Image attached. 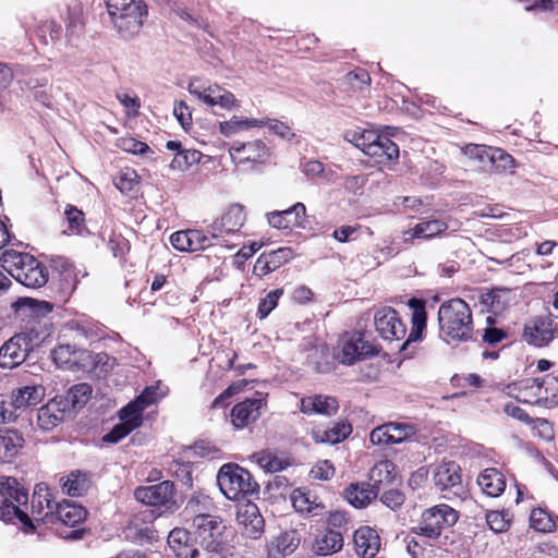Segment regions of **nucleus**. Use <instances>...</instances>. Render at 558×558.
Segmentation results:
<instances>
[{
    "label": "nucleus",
    "mask_w": 558,
    "mask_h": 558,
    "mask_svg": "<svg viewBox=\"0 0 558 558\" xmlns=\"http://www.w3.org/2000/svg\"><path fill=\"white\" fill-rule=\"evenodd\" d=\"M440 337L447 342H468L474 339L472 311L469 304L454 298L444 302L438 310Z\"/></svg>",
    "instance_id": "f257e3e1"
},
{
    "label": "nucleus",
    "mask_w": 558,
    "mask_h": 558,
    "mask_svg": "<svg viewBox=\"0 0 558 558\" xmlns=\"http://www.w3.org/2000/svg\"><path fill=\"white\" fill-rule=\"evenodd\" d=\"M2 267L21 284L38 289L48 282L47 267L28 253L7 250L1 256Z\"/></svg>",
    "instance_id": "f03ea898"
},
{
    "label": "nucleus",
    "mask_w": 558,
    "mask_h": 558,
    "mask_svg": "<svg viewBox=\"0 0 558 558\" xmlns=\"http://www.w3.org/2000/svg\"><path fill=\"white\" fill-rule=\"evenodd\" d=\"M28 501L27 490L14 477H7L0 484V520L13 522L17 520L25 527L34 530L29 513L26 509Z\"/></svg>",
    "instance_id": "7ed1b4c3"
},
{
    "label": "nucleus",
    "mask_w": 558,
    "mask_h": 558,
    "mask_svg": "<svg viewBox=\"0 0 558 558\" xmlns=\"http://www.w3.org/2000/svg\"><path fill=\"white\" fill-rule=\"evenodd\" d=\"M111 22L124 36L137 34L147 14L143 0H106Z\"/></svg>",
    "instance_id": "20e7f679"
},
{
    "label": "nucleus",
    "mask_w": 558,
    "mask_h": 558,
    "mask_svg": "<svg viewBox=\"0 0 558 558\" xmlns=\"http://www.w3.org/2000/svg\"><path fill=\"white\" fill-rule=\"evenodd\" d=\"M217 484L230 500H241L257 494L259 489L252 474L238 464H223L218 472Z\"/></svg>",
    "instance_id": "39448f33"
},
{
    "label": "nucleus",
    "mask_w": 558,
    "mask_h": 558,
    "mask_svg": "<svg viewBox=\"0 0 558 558\" xmlns=\"http://www.w3.org/2000/svg\"><path fill=\"white\" fill-rule=\"evenodd\" d=\"M195 539L208 553L222 554L227 548L228 535L221 518L198 513L193 518Z\"/></svg>",
    "instance_id": "423d86ee"
},
{
    "label": "nucleus",
    "mask_w": 558,
    "mask_h": 558,
    "mask_svg": "<svg viewBox=\"0 0 558 558\" xmlns=\"http://www.w3.org/2000/svg\"><path fill=\"white\" fill-rule=\"evenodd\" d=\"M458 512L448 505H437L422 513L418 524L412 527V533L436 538L442 529L453 525L458 521Z\"/></svg>",
    "instance_id": "0eeeda50"
},
{
    "label": "nucleus",
    "mask_w": 558,
    "mask_h": 558,
    "mask_svg": "<svg viewBox=\"0 0 558 558\" xmlns=\"http://www.w3.org/2000/svg\"><path fill=\"white\" fill-rule=\"evenodd\" d=\"M34 332L35 327H31V332L23 330L4 342L0 348V367L14 368L26 360L34 342L39 340L34 337Z\"/></svg>",
    "instance_id": "6e6552de"
},
{
    "label": "nucleus",
    "mask_w": 558,
    "mask_h": 558,
    "mask_svg": "<svg viewBox=\"0 0 558 558\" xmlns=\"http://www.w3.org/2000/svg\"><path fill=\"white\" fill-rule=\"evenodd\" d=\"M376 354L375 347L364 340L362 332H352L344 333L339 339L335 357L342 364L352 365Z\"/></svg>",
    "instance_id": "1a4fd4ad"
},
{
    "label": "nucleus",
    "mask_w": 558,
    "mask_h": 558,
    "mask_svg": "<svg viewBox=\"0 0 558 558\" xmlns=\"http://www.w3.org/2000/svg\"><path fill=\"white\" fill-rule=\"evenodd\" d=\"M12 308L16 317L25 322L24 331L31 332V327H35L34 337L39 339L38 325L40 319L52 312L53 305L47 301L20 298L12 303Z\"/></svg>",
    "instance_id": "9d476101"
},
{
    "label": "nucleus",
    "mask_w": 558,
    "mask_h": 558,
    "mask_svg": "<svg viewBox=\"0 0 558 558\" xmlns=\"http://www.w3.org/2000/svg\"><path fill=\"white\" fill-rule=\"evenodd\" d=\"M187 89L190 94L211 107L219 106L223 109H231L239 106L234 95L219 85L205 86L194 78L189 83Z\"/></svg>",
    "instance_id": "9b49d317"
},
{
    "label": "nucleus",
    "mask_w": 558,
    "mask_h": 558,
    "mask_svg": "<svg viewBox=\"0 0 558 558\" xmlns=\"http://www.w3.org/2000/svg\"><path fill=\"white\" fill-rule=\"evenodd\" d=\"M374 324L379 336L387 341L401 340L407 335V327L398 312L392 307H383L375 313Z\"/></svg>",
    "instance_id": "f8f14e48"
},
{
    "label": "nucleus",
    "mask_w": 558,
    "mask_h": 558,
    "mask_svg": "<svg viewBox=\"0 0 558 558\" xmlns=\"http://www.w3.org/2000/svg\"><path fill=\"white\" fill-rule=\"evenodd\" d=\"M416 428L409 423L389 422L371 432L369 440L373 445H397L410 439Z\"/></svg>",
    "instance_id": "ddd939ff"
},
{
    "label": "nucleus",
    "mask_w": 558,
    "mask_h": 558,
    "mask_svg": "<svg viewBox=\"0 0 558 558\" xmlns=\"http://www.w3.org/2000/svg\"><path fill=\"white\" fill-rule=\"evenodd\" d=\"M136 500L153 507H166L168 510L174 506V485L163 481L156 485L137 487L134 492Z\"/></svg>",
    "instance_id": "4468645a"
},
{
    "label": "nucleus",
    "mask_w": 558,
    "mask_h": 558,
    "mask_svg": "<svg viewBox=\"0 0 558 558\" xmlns=\"http://www.w3.org/2000/svg\"><path fill=\"white\" fill-rule=\"evenodd\" d=\"M558 332V316L539 317L526 324L523 330L524 340L535 347L547 345Z\"/></svg>",
    "instance_id": "2eb2a0df"
},
{
    "label": "nucleus",
    "mask_w": 558,
    "mask_h": 558,
    "mask_svg": "<svg viewBox=\"0 0 558 558\" xmlns=\"http://www.w3.org/2000/svg\"><path fill=\"white\" fill-rule=\"evenodd\" d=\"M125 538L137 544L153 543L158 538L150 511L134 515L124 529Z\"/></svg>",
    "instance_id": "dca6fc26"
},
{
    "label": "nucleus",
    "mask_w": 558,
    "mask_h": 558,
    "mask_svg": "<svg viewBox=\"0 0 558 558\" xmlns=\"http://www.w3.org/2000/svg\"><path fill=\"white\" fill-rule=\"evenodd\" d=\"M155 400V391L151 388H146L142 395L120 410L119 417L121 423L129 426L132 430L137 428L143 422V411L154 403Z\"/></svg>",
    "instance_id": "f3484780"
},
{
    "label": "nucleus",
    "mask_w": 558,
    "mask_h": 558,
    "mask_svg": "<svg viewBox=\"0 0 558 558\" xmlns=\"http://www.w3.org/2000/svg\"><path fill=\"white\" fill-rule=\"evenodd\" d=\"M306 207L303 203H296L292 207L267 214L268 223L276 229L303 228Z\"/></svg>",
    "instance_id": "a211bd4d"
},
{
    "label": "nucleus",
    "mask_w": 558,
    "mask_h": 558,
    "mask_svg": "<svg viewBox=\"0 0 558 558\" xmlns=\"http://www.w3.org/2000/svg\"><path fill=\"white\" fill-rule=\"evenodd\" d=\"M56 504L47 485L37 484L31 501V521H45L49 515L53 518Z\"/></svg>",
    "instance_id": "6ab92c4d"
},
{
    "label": "nucleus",
    "mask_w": 558,
    "mask_h": 558,
    "mask_svg": "<svg viewBox=\"0 0 558 558\" xmlns=\"http://www.w3.org/2000/svg\"><path fill=\"white\" fill-rule=\"evenodd\" d=\"M229 153L231 158L239 162H264L269 156L268 147L260 140L247 143L234 142L231 145Z\"/></svg>",
    "instance_id": "aec40b11"
},
{
    "label": "nucleus",
    "mask_w": 558,
    "mask_h": 558,
    "mask_svg": "<svg viewBox=\"0 0 558 558\" xmlns=\"http://www.w3.org/2000/svg\"><path fill=\"white\" fill-rule=\"evenodd\" d=\"M468 149L471 156L478 158L483 163L488 162L497 171L504 172L514 167V159L512 156L500 148L474 145Z\"/></svg>",
    "instance_id": "412c9836"
},
{
    "label": "nucleus",
    "mask_w": 558,
    "mask_h": 558,
    "mask_svg": "<svg viewBox=\"0 0 558 558\" xmlns=\"http://www.w3.org/2000/svg\"><path fill=\"white\" fill-rule=\"evenodd\" d=\"M263 398L246 399L235 404L231 410V422L235 428H243L254 423L260 416L265 405Z\"/></svg>",
    "instance_id": "4be33fe9"
},
{
    "label": "nucleus",
    "mask_w": 558,
    "mask_h": 558,
    "mask_svg": "<svg viewBox=\"0 0 558 558\" xmlns=\"http://www.w3.org/2000/svg\"><path fill=\"white\" fill-rule=\"evenodd\" d=\"M292 256L293 253L290 247H280L268 253H263L254 264L253 274L258 277L266 276L288 263Z\"/></svg>",
    "instance_id": "5701e85b"
},
{
    "label": "nucleus",
    "mask_w": 558,
    "mask_h": 558,
    "mask_svg": "<svg viewBox=\"0 0 558 558\" xmlns=\"http://www.w3.org/2000/svg\"><path fill=\"white\" fill-rule=\"evenodd\" d=\"M434 484L442 492L461 489L460 466L454 461H444L436 465L433 472Z\"/></svg>",
    "instance_id": "b1692460"
},
{
    "label": "nucleus",
    "mask_w": 558,
    "mask_h": 558,
    "mask_svg": "<svg viewBox=\"0 0 558 558\" xmlns=\"http://www.w3.org/2000/svg\"><path fill=\"white\" fill-rule=\"evenodd\" d=\"M244 220L243 207L235 204L230 206L219 220L208 227V232L211 238L218 239L222 232L233 233L238 231L243 226Z\"/></svg>",
    "instance_id": "393cba45"
},
{
    "label": "nucleus",
    "mask_w": 558,
    "mask_h": 558,
    "mask_svg": "<svg viewBox=\"0 0 558 558\" xmlns=\"http://www.w3.org/2000/svg\"><path fill=\"white\" fill-rule=\"evenodd\" d=\"M339 410L336 398L324 395H312L303 397L300 401V411L306 415L332 416Z\"/></svg>",
    "instance_id": "a878e982"
},
{
    "label": "nucleus",
    "mask_w": 558,
    "mask_h": 558,
    "mask_svg": "<svg viewBox=\"0 0 558 558\" xmlns=\"http://www.w3.org/2000/svg\"><path fill=\"white\" fill-rule=\"evenodd\" d=\"M354 549L361 558H374L380 548L377 532L369 526H361L353 535Z\"/></svg>",
    "instance_id": "bb28decb"
},
{
    "label": "nucleus",
    "mask_w": 558,
    "mask_h": 558,
    "mask_svg": "<svg viewBox=\"0 0 558 558\" xmlns=\"http://www.w3.org/2000/svg\"><path fill=\"white\" fill-rule=\"evenodd\" d=\"M352 433V426L344 422L338 421L331 427L314 426L311 436L317 444L335 445L343 441Z\"/></svg>",
    "instance_id": "cd10ccee"
},
{
    "label": "nucleus",
    "mask_w": 558,
    "mask_h": 558,
    "mask_svg": "<svg viewBox=\"0 0 558 558\" xmlns=\"http://www.w3.org/2000/svg\"><path fill=\"white\" fill-rule=\"evenodd\" d=\"M236 521L250 538H258L264 531V519L254 504H247L238 511Z\"/></svg>",
    "instance_id": "c85d7f7f"
},
{
    "label": "nucleus",
    "mask_w": 558,
    "mask_h": 558,
    "mask_svg": "<svg viewBox=\"0 0 558 558\" xmlns=\"http://www.w3.org/2000/svg\"><path fill=\"white\" fill-rule=\"evenodd\" d=\"M62 403L63 400L54 398L38 410L37 424L39 428L49 432L63 421L66 409Z\"/></svg>",
    "instance_id": "c756f323"
},
{
    "label": "nucleus",
    "mask_w": 558,
    "mask_h": 558,
    "mask_svg": "<svg viewBox=\"0 0 558 558\" xmlns=\"http://www.w3.org/2000/svg\"><path fill=\"white\" fill-rule=\"evenodd\" d=\"M190 541V533L185 529L175 527L169 533L167 542L178 558H196L198 549Z\"/></svg>",
    "instance_id": "7c9ffc66"
},
{
    "label": "nucleus",
    "mask_w": 558,
    "mask_h": 558,
    "mask_svg": "<svg viewBox=\"0 0 558 558\" xmlns=\"http://www.w3.org/2000/svg\"><path fill=\"white\" fill-rule=\"evenodd\" d=\"M377 496V487L369 483L351 484L345 489L347 500L359 509L367 507Z\"/></svg>",
    "instance_id": "2f4dec72"
},
{
    "label": "nucleus",
    "mask_w": 558,
    "mask_h": 558,
    "mask_svg": "<svg viewBox=\"0 0 558 558\" xmlns=\"http://www.w3.org/2000/svg\"><path fill=\"white\" fill-rule=\"evenodd\" d=\"M44 397V388L40 386H24L12 391L10 407L16 410L37 405Z\"/></svg>",
    "instance_id": "473e14b6"
},
{
    "label": "nucleus",
    "mask_w": 558,
    "mask_h": 558,
    "mask_svg": "<svg viewBox=\"0 0 558 558\" xmlns=\"http://www.w3.org/2000/svg\"><path fill=\"white\" fill-rule=\"evenodd\" d=\"M54 508L56 512L53 517L68 526H75L82 523L87 515L85 508L69 500L57 502Z\"/></svg>",
    "instance_id": "72a5a7b5"
},
{
    "label": "nucleus",
    "mask_w": 558,
    "mask_h": 558,
    "mask_svg": "<svg viewBox=\"0 0 558 558\" xmlns=\"http://www.w3.org/2000/svg\"><path fill=\"white\" fill-rule=\"evenodd\" d=\"M293 508L301 513H305L311 517L322 515L325 506L322 502H317V498L310 492H304L296 488L290 496Z\"/></svg>",
    "instance_id": "f704fd0d"
},
{
    "label": "nucleus",
    "mask_w": 558,
    "mask_h": 558,
    "mask_svg": "<svg viewBox=\"0 0 558 558\" xmlns=\"http://www.w3.org/2000/svg\"><path fill=\"white\" fill-rule=\"evenodd\" d=\"M509 395L519 402L538 405L539 385L538 378H526L520 383L508 386Z\"/></svg>",
    "instance_id": "c9c22d12"
},
{
    "label": "nucleus",
    "mask_w": 558,
    "mask_h": 558,
    "mask_svg": "<svg viewBox=\"0 0 558 558\" xmlns=\"http://www.w3.org/2000/svg\"><path fill=\"white\" fill-rule=\"evenodd\" d=\"M477 484L489 497H498L506 488L505 476L495 468L485 469L478 475Z\"/></svg>",
    "instance_id": "e433bc0d"
},
{
    "label": "nucleus",
    "mask_w": 558,
    "mask_h": 558,
    "mask_svg": "<svg viewBox=\"0 0 558 558\" xmlns=\"http://www.w3.org/2000/svg\"><path fill=\"white\" fill-rule=\"evenodd\" d=\"M342 534L335 530H327L316 536L313 544V551L319 556H328L342 549Z\"/></svg>",
    "instance_id": "4c0bfd02"
},
{
    "label": "nucleus",
    "mask_w": 558,
    "mask_h": 558,
    "mask_svg": "<svg viewBox=\"0 0 558 558\" xmlns=\"http://www.w3.org/2000/svg\"><path fill=\"white\" fill-rule=\"evenodd\" d=\"M365 155L375 158L378 163H383L397 159L399 147L388 136L379 134V138L373 142Z\"/></svg>",
    "instance_id": "58836bf2"
},
{
    "label": "nucleus",
    "mask_w": 558,
    "mask_h": 558,
    "mask_svg": "<svg viewBox=\"0 0 558 558\" xmlns=\"http://www.w3.org/2000/svg\"><path fill=\"white\" fill-rule=\"evenodd\" d=\"M539 393L538 405L555 408L558 405V377L546 375L538 378Z\"/></svg>",
    "instance_id": "ea45409f"
},
{
    "label": "nucleus",
    "mask_w": 558,
    "mask_h": 558,
    "mask_svg": "<svg viewBox=\"0 0 558 558\" xmlns=\"http://www.w3.org/2000/svg\"><path fill=\"white\" fill-rule=\"evenodd\" d=\"M448 229V223L440 219L425 220L415 225L405 232V235L416 239H432Z\"/></svg>",
    "instance_id": "a19ab883"
},
{
    "label": "nucleus",
    "mask_w": 558,
    "mask_h": 558,
    "mask_svg": "<svg viewBox=\"0 0 558 558\" xmlns=\"http://www.w3.org/2000/svg\"><path fill=\"white\" fill-rule=\"evenodd\" d=\"M92 391L90 385L81 383L71 387L68 395L64 398H59L58 400H63L62 405L65 409H68L70 404L74 410L81 409L87 403Z\"/></svg>",
    "instance_id": "79ce46f5"
},
{
    "label": "nucleus",
    "mask_w": 558,
    "mask_h": 558,
    "mask_svg": "<svg viewBox=\"0 0 558 558\" xmlns=\"http://www.w3.org/2000/svg\"><path fill=\"white\" fill-rule=\"evenodd\" d=\"M256 126H264V120L233 116L230 120L219 124V131L222 135L230 137L240 131Z\"/></svg>",
    "instance_id": "37998d69"
},
{
    "label": "nucleus",
    "mask_w": 558,
    "mask_h": 558,
    "mask_svg": "<svg viewBox=\"0 0 558 558\" xmlns=\"http://www.w3.org/2000/svg\"><path fill=\"white\" fill-rule=\"evenodd\" d=\"M23 441V437L16 432L0 435V461H11L22 448Z\"/></svg>",
    "instance_id": "c03bdc74"
},
{
    "label": "nucleus",
    "mask_w": 558,
    "mask_h": 558,
    "mask_svg": "<svg viewBox=\"0 0 558 558\" xmlns=\"http://www.w3.org/2000/svg\"><path fill=\"white\" fill-rule=\"evenodd\" d=\"M409 304L413 310V329L411 330L407 341L402 344V349H404L409 342L416 341L420 338L422 330L426 327V312L423 303L412 299Z\"/></svg>",
    "instance_id": "a18cd8bd"
},
{
    "label": "nucleus",
    "mask_w": 558,
    "mask_h": 558,
    "mask_svg": "<svg viewBox=\"0 0 558 558\" xmlns=\"http://www.w3.org/2000/svg\"><path fill=\"white\" fill-rule=\"evenodd\" d=\"M202 153L196 149H184L175 153L169 167L174 171H187L193 165H197L202 159Z\"/></svg>",
    "instance_id": "49530a36"
},
{
    "label": "nucleus",
    "mask_w": 558,
    "mask_h": 558,
    "mask_svg": "<svg viewBox=\"0 0 558 558\" xmlns=\"http://www.w3.org/2000/svg\"><path fill=\"white\" fill-rule=\"evenodd\" d=\"M253 458L260 469L269 473L279 472L288 465L275 452L269 450L256 452L253 454Z\"/></svg>",
    "instance_id": "de8ad7c7"
},
{
    "label": "nucleus",
    "mask_w": 558,
    "mask_h": 558,
    "mask_svg": "<svg viewBox=\"0 0 558 558\" xmlns=\"http://www.w3.org/2000/svg\"><path fill=\"white\" fill-rule=\"evenodd\" d=\"M89 480L85 473L72 472L63 484V489L70 496H82L89 488Z\"/></svg>",
    "instance_id": "09e8293b"
},
{
    "label": "nucleus",
    "mask_w": 558,
    "mask_h": 558,
    "mask_svg": "<svg viewBox=\"0 0 558 558\" xmlns=\"http://www.w3.org/2000/svg\"><path fill=\"white\" fill-rule=\"evenodd\" d=\"M64 216L70 233L83 235L87 232L84 213L73 205H66Z\"/></svg>",
    "instance_id": "8fccbe9b"
},
{
    "label": "nucleus",
    "mask_w": 558,
    "mask_h": 558,
    "mask_svg": "<svg viewBox=\"0 0 558 558\" xmlns=\"http://www.w3.org/2000/svg\"><path fill=\"white\" fill-rule=\"evenodd\" d=\"M395 464L389 460L377 462L369 472V478L376 484L390 483L395 477Z\"/></svg>",
    "instance_id": "3c124183"
},
{
    "label": "nucleus",
    "mask_w": 558,
    "mask_h": 558,
    "mask_svg": "<svg viewBox=\"0 0 558 558\" xmlns=\"http://www.w3.org/2000/svg\"><path fill=\"white\" fill-rule=\"evenodd\" d=\"M345 138L366 154L373 142L379 138V133L373 130L351 131L345 134Z\"/></svg>",
    "instance_id": "603ef678"
},
{
    "label": "nucleus",
    "mask_w": 558,
    "mask_h": 558,
    "mask_svg": "<svg viewBox=\"0 0 558 558\" xmlns=\"http://www.w3.org/2000/svg\"><path fill=\"white\" fill-rule=\"evenodd\" d=\"M300 538L295 531H287L281 533L272 542V547L279 554L287 556L292 554L299 546Z\"/></svg>",
    "instance_id": "864d4df0"
},
{
    "label": "nucleus",
    "mask_w": 558,
    "mask_h": 558,
    "mask_svg": "<svg viewBox=\"0 0 558 558\" xmlns=\"http://www.w3.org/2000/svg\"><path fill=\"white\" fill-rule=\"evenodd\" d=\"M530 522L531 526L539 532H551L556 526L550 514L541 508L532 510Z\"/></svg>",
    "instance_id": "5fc2aeb1"
},
{
    "label": "nucleus",
    "mask_w": 558,
    "mask_h": 558,
    "mask_svg": "<svg viewBox=\"0 0 558 558\" xmlns=\"http://www.w3.org/2000/svg\"><path fill=\"white\" fill-rule=\"evenodd\" d=\"M187 235H189V240H187L186 252H196V251L205 250L213 245V240L215 239V238H211V235L208 236L203 231L195 230V229H189Z\"/></svg>",
    "instance_id": "6e6d98bb"
},
{
    "label": "nucleus",
    "mask_w": 558,
    "mask_h": 558,
    "mask_svg": "<svg viewBox=\"0 0 558 558\" xmlns=\"http://www.w3.org/2000/svg\"><path fill=\"white\" fill-rule=\"evenodd\" d=\"M283 294L282 289L270 291L258 304L257 315L260 319L266 318L278 304L279 298Z\"/></svg>",
    "instance_id": "4d7b16f0"
},
{
    "label": "nucleus",
    "mask_w": 558,
    "mask_h": 558,
    "mask_svg": "<svg viewBox=\"0 0 558 558\" xmlns=\"http://www.w3.org/2000/svg\"><path fill=\"white\" fill-rule=\"evenodd\" d=\"M501 290H492L481 295V303L489 312L498 314L505 308V302L501 300Z\"/></svg>",
    "instance_id": "13d9d810"
},
{
    "label": "nucleus",
    "mask_w": 558,
    "mask_h": 558,
    "mask_svg": "<svg viewBox=\"0 0 558 558\" xmlns=\"http://www.w3.org/2000/svg\"><path fill=\"white\" fill-rule=\"evenodd\" d=\"M486 522L489 529L496 533H502L510 526L507 514L500 511H490L486 514Z\"/></svg>",
    "instance_id": "bf43d9fd"
},
{
    "label": "nucleus",
    "mask_w": 558,
    "mask_h": 558,
    "mask_svg": "<svg viewBox=\"0 0 558 558\" xmlns=\"http://www.w3.org/2000/svg\"><path fill=\"white\" fill-rule=\"evenodd\" d=\"M335 468L328 460L315 464L311 470V476L315 480L328 481L335 475Z\"/></svg>",
    "instance_id": "052dcab7"
},
{
    "label": "nucleus",
    "mask_w": 558,
    "mask_h": 558,
    "mask_svg": "<svg viewBox=\"0 0 558 558\" xmlns=\"http://www.w3.org/2000/svg\"><path fill=\"white\" fill-rule=\"evenodd\" d=\"M380 501L388 508L395 510L401 507V505L404 502V496L397 489H390L381 495Z\"/></svg>",
    "instance_id": "680f3d73"
},
{
    "label": "nucleus",
    "mask_w": 558,
    "mask_h": 558,
    "mask_svg": "<svg viewBox=\"0 0 558 558\" xmlns=\"http://www.w3.org/2000/svg\"><path fill=\"white\" fill-rule=\"evenodd\" d=\"M264 125H268V128L281 138L291 140L294 136L291 128L281 121L264 120Z\"/></svg>",
    "instance_id": "e2e57ef3"
},
{
    "label": "nucleus",
    "mask_w": 558,
    "mask_h": 558,
    "mask_svg": "<svg viewBox=\"0 0 558 558\" xmlns=\"http://www.w3.org/2000/svg\"><path fill=\"white\" fill-rule=\"evenodd\" d=\"M131 432L132 429L129 426L124 425L123 423H120L102 437V441L117 444L125 436H128Z\"/></svg>",
    "instance_id": "0e129e2a"
},
{
    "label": "nucleus",
    "mask_w": 558,
    "mask_h": 558,
    "mask_svg": "<svg viewBox=\"0 0 558 558\" xmlns=\"http://www.w3.org/2000/svg\"><path fill=\"white\" fill-rule=\"evenodd\" d=\"M173 114L178 119L183 129H186L192 123V113L184 101L175 102L173 107Z\"/></svg>",
    "instance_id": "69168bd1"
},
{
    "label": "nucleus",
    "mask_w": 558,
    "mask_h": 558,
    "mask_svg": "<svg viewBox=\"0 0 558 558\" xmlns=\"http://www.w3.org/2000/svg\"><path fill=\"white\" fill-rule=\"evenodd\" d=\"M135 178V171L128 170L118 175V178L114 181V184L122 192L132 191L134 189V185L136 184Z\"/></svg>",
    "instance_id": "338daca9"
},
{
    "label": "nucleus",
    "mask_w": 558,
    "mask_h": 558,
    "mask_svg": "<svg viewBox=\"0 0 558 558\" xmlns=\"http://www.w3.org/2000/svg\"><path fill=\"white\" fill-rule=\"evenodd\" d=\"M507 338V332L500 328L487 327L484 329L482 339L489 345H496Z\"/></svg>",
    "instance_id": "774afa93"
}]
</instances>
